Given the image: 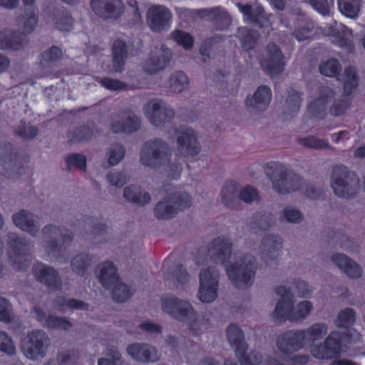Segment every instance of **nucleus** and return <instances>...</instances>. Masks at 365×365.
Returning <instances> with one entry per match:
<instances>
[{
  "label": "nucleus",
  "mask_w": 365,
  "mask_h": 365,
  "mask_svg": "<svg viewBox=\"0 0 365 365\" xmlns=\"http://www.w3.org/2000/svg\"><path fill=\"white\" fill-rule=\"evenodd\" d=\"M327 332V328L322 324H314L304 330L289 331L279 339L277 346L282 352L285 354L310 346L311 354L316 359H331L339 356L341 352L345 351L342 349V344H351L361 339V335L356 330H353L350 336H346L340 340L338 339L339 333L333 331L323 344L313 346V344L321 339Z\"/></svg>",
  "instance_id": "f257e3e1"
},
{
  "label": "nucleus",
  "mask_w": 365,
  "mask_h": 365,
  "mask_svg": "<svg viewBox=\"0 0 365 365\" xmlns=\"http://www.w3.org/2000/svg\"><path fill=\"white\" fill-rule=\"evenodd\" d=\"M232 245L230 240L226 237L213 240L207 247V260L222 264L232 285L240 289L247 288L255 280L256 260L252 255L233 252Z\"/></svg>",
  "instance_id": "f03ea898"
},
{
  "label": "nucleus",
  "mask_w": 365,
  "mask_h": 365,
  "mask_svg": "<svg viewBox=\"0 0 365 365\" xmlns=\"http://www.w3.org/2000/svg\"><path fill=\"white\" fill-rule=\"evenodd\" d=\"M171 150L164 141L155 139L146 142L140 151V163L154 170L162 169L173 173V176L182 170V165L171 163Z\"/></svg>",
  "instance_id": "7ed1b4c3"
},
{
  "label": "nucleus",
  "mask_w": 365,
  "mask_h": 365,
  "mask_svg": "<svg viewBox=\"0 0 365 365\" xmlns=\"http://www.w3.org/2000/svg\"><path fill=\"white\" fill-rule=\"evenodd\" d=\"M277 292L281 298L272 313L274 319L295 321L304 319L311 314L314 308L312 302L303 300L294 304L292 294L283 287H278Z\"/></svg>",
  "instance_id": "20e7f679"
},
{
  "label": "nucleus",
  "mask_w": 365,
  "mask_h": 365,
  "mask_svg": "<svg viewBox=\"0 0 365 365\" xmlns=\"http://www.w3.org/2000/svg\"><path fill=\"white\" fill-rule=\"evenodd\" d=\"M162 309L171 318L190 327L198 319V314L188 301L175 296H165L162 299Z\"/></svg>",
  "instance_id": "39448f33"
},
{
  "label": "nucleus",
  "mask_w": 365,
  "mask_h": 365,
  "mask_svg": "<svg viewBox=\"0 0 365 365\" xmlns=\"http://www.w3.org/2000/svg\"><path fill=\"white\" fill-rule=\"evenodd\" d=\"M50 344L48 335L42 329L28 331L20 341L24 356L31 361L43 359L47 354Z\"/></svg>",
  "instance_id": "423d86ee"
},
{
  "label": "nucleus",
  "mask_w": 365,
  "mask_h": 365,
  "mask_svg": "<svg viewBox=\"0 0 365 365\" xmlns=\"http://www.w3.org/2000/svg\"><path fill=\"white\" fill-rule=\"evenodd\" d=\"M267 175L272 183V187L278 193H287L295 190L299 185V178L291 173L279 163L267 164Z\"/></svg>",
  "instance_id": "0eeeda50"
},
{
  "label": "nucleus",
  "mask_w": 365,
  "mask_h": 365,
  "mask_svg": "<svg viewBox=\"0 0 365 365\" xmlns=\"http://www.w3.org/2000/svg\"><path fill=\"white\" fill-rule=\"evenodd\" d=\"M331 186L336 195L348 198L358 192L359 180L347 168L338 166L334 169Z\"/></svg>",
  "instance_id": "6e6552de"
},
{
  "label": "nucleus",
  "mask_w": 365,
  "mask_h": 365,
  "mask_svg": "<svg viewBox=\"0 0 365 365\" xmlns=\"http://www.w3.org/2000/svg\"><path fill=\"white\" fill-rule=\"evenodd\" d=\"M200 287L197 298L202 303H211L218 296L219 270L210 265L201 269L199 275Z\"/></svg>",
  "instance_id": "1a4fd4ad"
},
{
  "label": "nucleus",
  "mask_w": 365,
  "mask_h": 365,
  "mask_svg": "<svg viewBox=\"0 0 365 365\" xmlns=\"http://www.w3.org/2000/svg\"><path fill=\"white\" fill-rule=\"evenodd\" d=\"M334 91L328 87L321 89L317 96L310 102L309 109L311 112L320 113L331 107L332 114L340 115L346 110L350 103L347 101H333Z\"/></svg>",
  "instance_id": "9d476101"
},
{
  "label": "nucleus",
  "mask_w": 365,
  "mask_h": 365,
  "mask_svg": "<svg viewBox=\"0 0 365 365\" xmlns=\"http://www.w3.org/2000/svg\"><path fill=\"white\" fill-rule=\"evenodd\" d=\"M192 200L187 193L173 194L160 201L154 210L158 219L168 220L173 217L179 210L190 206Z\"/></svg>",
  "instance_id": "9b49d317"
},
{
  "label": "nucleus",
  "mask_w": 365,
  "mask_h": 365,
  "mask_svg": "<svg viewBox=\"0 0 365 365\" xmlns=\"http://www.w3.org/2000/svg\"><path fill=\"white\" fill-rule=\"evenodd\" d=\"M8 257L9 263L18 270L24 269L29 264L26 243L14 233L9 235Z\"/></svg>",
  "instance_id": "f8f14e48"
},
{
  "label": "nucleus",
  "mask_w": 365,
  "mask_h": 365,
  "mask_svg": "<svg viewBox=\"0 0 365 365\" xmlns=\"http://www.w3.org/2000/svg\"><path fill=\"white\" fill-rule=\"evenodd\" d=\"M144 113L149 121L155 126H161L170 122L174 112L166 103L158 99L150 101L145 107Z\"/></svg>",
  "instance_id": "ddd939ff"
},
{
  "label": "nucleus",
  "mask_w": 365,
  "mask_h": 365,
  "mask_svg": "<svg viewBox=\"0 0 365 365\" xmlns=\"http://www.w3.org/2000/svg\"><path fill=\"white\" fill-rule=\"evenodd\" d=\"M90 4L92 11L104 19H118L125 11L121 0H91Z\"/></svg>",
  "instance_id": "4468645a"
},
{
  "label": "nucleus",
  "mask_w": 365,
  "mask_h": 365,
  "mask_svg": "<svg viewBox=\"0 0 365 365\" xmlns=\"http://www.w3.org/2000/svg\"><path fill=\"white\" fill-rule=\"evenodd\" d=\"M172 14L164 6L154 5L147 12V22L149 27L154 31L165 29L171 23Z\"/></svg>",
  "instance_id": "2eb2a0df"
},
{
  "label": "nucleus",
  "mask_w": 365,
  "mask_h": 365,
  "mask_svg": "<svg viewBox=\"0 0 365 365\" xmlns=\"http://www.w3.org/2000/svg\"><path fill=\"white\" fill-rule=\"evenodd\" d=\"M171 51L164 46L155 48L143 64V69L150 74H155L168 65Z\"/></svg>",
  "instance_id": "dca6fc26"
},
{
  "label": "nucleus",
  "mask_w": 365,
  "mask_h": 365,
  "mask_svg": "<svg viewBox=\"0 0 365 365\" xmlns=\"http://www.w3.org/2000/svg\"><path fill=\"white\" fill-rule=\"evenodd\" d=\"M128 354L138 362H155L160 359L158 349L150 344L144 343H133L126 348Z\"/></svg>",
  "instance_id": "f3484780"
},
{
  "label": "nucleus",
  "mask_w": 365,
  "mask_h": 365,
  "mask_svg": "<svg viewBox=\"0 0 365 365\" xmlns=\"http://www.w3.org/2000/svg\"><path fill=\"white\" fill-rule=\"evenodd\" d=\"M284 58L280 49L275 44H269L267 47L266 56L262 60L263 69L274 76L280 73L284 66Z\"/></svg>",
  "instance_id": "a211bd4d"
},
{
  "label": "nucleus",
  "mask_w": 365,
  "mask_h": 365,
  "mask_svg": "<svg viewBox=\"0 0 365 365\" xmlns=\"http://www.w3.org/2000/svg\"><path fill=\"white\" fill-rule=\"evenodd\" d=\"M271 89L267 86H259L255 92L248 96L247 106L256 113H262L267 109L272 101Z\"/></svg>",
  "instance_id": "6ab92c4d"
},
{
  "label": "nucleus",
  "mask_w": 365,
  "mask_h": 365,
  "mask_svg": "<svg viewBox=\"0 0 365 365\" xmlns=\"http://www.w3.org/2000/svg\"><path fill=\"white\" fill-rule=\"evenodd\" d=\"M331 261L341 272L350 279H358L362 275L361 266L344 254L335 253L332 255Z\"/></svg>",
  "instance_id": "aec40b11"
},
{
  "label": "nucleus",
  "mask_w": 365,
  "mask_h": 365,
  "mask_svg": "<svg viewBox=\"0 0 365 365\" xmlns=\"http://www.w3.org/2000/svg\"><path fill=\"white\" fill-rule=\"evenodd\" d=\"M178 149L182 155L194 156L199 153L200 146L193 130L187 129L181 133L178 140Z\"/></svg>",
  "instance_id": "412c9836"
},
{
  "label": "nucleus",
  "mask_w": 365,
  "mask_h": 365,
  "mask_svg": "<svg viewBox=\"0 0 365 365\" xmlns=\"http://www.w3.org/2000/svg\"><path fill=\"white\" fill-rule=\"evenodd\" d=\"M14 225L23 231L32 236L36 235L39 230V225L36 217L30 212L21 210L13 215Z\"/></svg>",
  "instance_id": "4be33fe9"
},
{
  "label": "nucleus",
  "mask_w": 365,
  "mask_h": 365,
  "mask_svg": "<svg viewBox=\"0 0 365 365\" xmlns=\"http://www.w3.org/2000/svg\"><path fill=\"white\" fill-rule=\"evenodd\" d=\"M32 314L41 325L48 329L68 330L72 327L71 323L66 319L46 316L40 308H34Z\"/></svg>",
  "instance_id": "5701e85b"
},
{
  "label": "nucleus",
  "mask_w": 365,
  "mask_h": 365,
  "mask_svg": "<svg viewBox=\"0 0 365 365\" xmlns=\"http://www.w3.org/2000/svg\"><path fill=\"white\" fill-rule=\"evenodd\" d=\"M96 275L106 288L110 289L119 281L116 267L110 262H105L99 264L97 267Z\"/></svg>",
  "instance_id": "b1692460"
},
{
  "label": "nucleus",
  "mask_w": 365,
  "mask_h": 365,
  "mask_svg": "<svg viewBox=\"0 0 365 365\" xmlns=\"http://www.w3.org/2000/svg\"><path fill=\"white\" fill-rule=\"evenodd\" d=\"M226 335L230 345L235 348L237 356H240L241 351L247 350L243 332L237 324H232L229 325L226 330Z\"/></svg>",
  "instance_id": "393cba45"
},
{
  "label": "nucleus",
  "mask_w": 365,
  "mask_h": 365,
  "mask_svg": "<svg viewBox=\"0 0 365 365\" xmlns=\"http://www.w3.org/2000/svg\"><path fill=\"white\" fill-rule=\"evenodd\" d=\"M139 126V118L133 114H128L122 119L115 120L113 123L112 129L115 133H130L137 130Z\"/></svg>",
  "instance_id": "a878e982"
},
{
  "label": "nucleus",
  "mask_w": 365,
  "mask_h": 365,
  "mask_svg": "<svg viewBox=\"0 0 365 365\" xmlns=\"http://www.w3.org/2000/svg\"><path fill=\"white\" fill-rule=\"evenodd\" d=\"M36 278L48 286H58V276L55 270L43 264H37L34 268Z\"/></svg>",
  "instance_id": "bb28decb"
},
{
  "label": "nucleus",
  "mask_w": 365,
  "mask_h": 365,
  "mask_svg": "<svg viewBox=\"0 0 365 365\" xmlns=\"http://www.w3.org/2000/svg\"><path fill=\"white\" fill-rule=\"evenodd\" d=\"M262 252L264 256L275 258L282 247V238L277 235H269L262 241Z\"/></svg>",
  "instance_id": "cd10ccee"
},
{
  "label": "nucleus",
  "mask_w": 365,
  "mask_h": 365,
  "mask_svg": "<svg viewBox=\"0 0 365 365\" xmlns=\"http://www.w3.org/2000/svg\"><path fill=\"white\" fill-rule=\"evenodd\" d=\"M123 196L128 201L141 205L150 202L151 199L148 192L141 191L140 187L133 185L124 188Z\"/></svg>",
  "instance_id": "c85d7f7f"
},
{
  "label": "nucleus",
  "mask_w": 365,
  "mask_h": 365,
  "mask_svg": "<svg viewBox=\"0 0 365 365\" xmlns=\"http://www.w3.org/2000/svg\"><path fill=\"white\" fill-rule=\"evenodd\" d=\"M22 38H16L14 33L7 29H0V48L19 49L23 44Z\"/></svg>",
  "instance_id": "c756f323"
},
{
  "label": "nucleus",
  "mask_w": 365,
  "mask_h": 365,
  "mask_svg": "<svg viewBox=\"0 0 365 365\" xmlns=\"http://www.w3.org/2000/svg\"><path fill=\"white\" fill-rule=\"evenodd\" d=\"M362 0H338V7L342 15L356 19L359 16Z\"/></svg>",
  "instance_id": "7c9ffc66"
},
{
  "label": "nucleus",
  "mask_w": 365,
  "mask_h": 365,
  "mask_svg": "<svg viewBox=\"0 0 365 365\" xmlns=\"http://www.w3.org/2000/svg\"><path fill=\"white\" fill-rule=\"evenodd\" d=\"M125 43L122 40H116L113 46V66L116 71H120L126 56Z\"/></svg>",
  "instance_id": "2f4dec72"
},
{
  "label": "nucleus",
  "mask_w": 365,
  "mask_h": 365,
  "mask_svg": "<svg viewBox=\"0 0 365 365\" xmlns=\"http://www.w3.org/2000/svg\"><path fill=\"white\" fill-rule=\"evenodd\" d=\"M189 86L187 76L182 71L173 73L170 79V88L175 93H180L185 91Z\"/></svg>",
  "instance_id": "473e14b6"
},
{
  "label": "nucleus",
  "mask_w": 365,
  "mask_h": 365,
  "mask_svg": "<svg viewBox=\"0 0 365 365\" xmlns=\"http://www.w3.org/2000/svg\"><path fill=\"white\" fill-rule=\"evenodd\" d=\"M240 11L243 14L245 21L260 23V18L262 17L264 11L258 5L254 6L237 5Z\"/></svg>",
  "instance_id": "72a5a7b5"
},
{
  "label": "nucleus",
  "mask_w": 365,
  "mask_h": 365,
  "mask_svg": "<svg viewBox=\"0 0 365 365\" xmlns=\"http://www.w3.org/2000/svg\"><path fill=\"white\" fill-rule=\"evenodd\" d=\"M37 9L35 6L29 7L28 13L20 19V26L24 32L30 33L35 29L37 24Z\"/></svg>",
  "instance_id": "f704fd0d"
},
{
  "label": "nucleus",
  "mask_w": 365,
  "mask_h": 365,
  "mask_svg": "<svg viewBox=\"0 0 365 365\" xmlns=\"http://www.w3.org/2000/svg\"><path fill=\"white\" fill-rule=\"evenodd\" d=\"M355 320V311L351 308H345L339 312L335 323L339 327L347 328L352 326Z\"/></svg>",
  "instance_id": "c9c22d12"
},
{
  "label": "nucleus",
  "mask_w": 365,
  "mask_h": 365,
  "mask_svg": "<svg viewBox=\"0 0 365 365\" xmlns=\"http://www.w3.org/2000/svg\"><path fill=\"white\" fill-rule=\"evenodd\" d=\"M241 38L242 46L245 50H250L255 46L259 38V34L246 28H241L238 31Z\"/></svg>",
  "instance_id": "e433bc0d"
},
{
  "label": "nucleus",
  "mask_w": 365,
  "mask_h": 365,
  "mask_svg": "<svg viewBox=\"0 0 365 365\" xmlns=\"http://www.w3.org/2000/svg\"><path fill=\"white\" fill-rule=\"evenodd\" d=\"M344 89L346 94H351L358 85V78L355 68L348 67L343 75Z\"/></svg>",
  "instance_id": "4c0bfd02"
},
{
  "label": "nucleus",
  "mask_w": 365,
  "mask_h": 365,
  "mask_svg": "<svg viewBox=\"0 0 365 365\" xmlns=\"http://www.w3.org/2000/svg\"><path fill=\"white\" fill-rule=\"evenodd\" d=\"M0 351L8 355L14 356L16 354L17 349L12 337L6 331L0 330Z\"/></svg>",
  "instance_id": "58836bf2"
},
{
  "label": "nucleus",
  "mask_w": 365,
  "mask_h": 365,
  "mask_svg": "<svg viewBox=\"0 0 365 365\" xmlns=\"http://www.w3.org/2000/svg\"><path fill=\"white\" fill-rule=\"evenodd\" d=\"M45 240L51 241L52 246L58 242H64L62 230L53 225L45 226L42 230Z\"/></svg>",
  "instance_id": "ea45409f"
},
{
  "label": "nucleus",
  "mask_w": 365,
  "mask_h": 365,
  "mask_svg": "<svg viewBox=\"0 0 365 365\" xmlns=\"http://www.w3.org/2000/svg\"><path fill=\"white\" fill-rule=\"evenodd\" d=\"M93 261V257L88 254L76 255L72 260L71 265L74 272L82 274L88 267Z\"/></svg>",
  "instance_id": "a19ab883"
},
{
  "label": "nucleus",
  "mask_w": 365,
  "mask_h": 365,
  "mask_svg": "<svg viewBox=\"0 0 365 365\" xmlns=\"http://www.w3.org/2000/svg\"><path fill=\"white\" fill-rule=\"evenodd\" d=\"M111 288L113 289L114 298L119 302L126 300L133 294L132 289L120 280L118 281Z\"/></svg>",
  "instance_id": "79ce46f5"
},
{
  "label": "nucleus",
  "mask_w": 365,
  "mask_h": 365,
  "mask_svg": "<svg viewBox=\"0 0 365 365\" xmlns=\"http://www.w3.org/2000/svg\"><path fill=\"white\" fill-rule=\"evenodd\" d=\"M319 70L322 74L329 76L334 77L341 71V66L338 61L331 58L320 65Z\"/></svg>",
  "instance_id": "37998d69"
},
{
  "label": "nucleus",
  "mask_w": 365,
  "mask_h": 365,
  "mask_svg": "<svg viewBox=\"0 0 365 365\" xmlns=\"http://www.w3.org/2000/svg\"><path fill=\"white\" fill-rule=\"evenodd\" d=\"M122 361L120 353L115 349H108L104 356L100 358L98 365H121Z\"/></svg>",
  "instance_id": "c03bdc74"
},
{
  "label": "nucleus",
  "mask_w": 365,
  "mask_h": 365,
  "mask_svg": "<svg viewBox=\"0 0 365 365\" xmlns=\"http://www.w3.org/2000/svg\"><path fill=\"white\" fill-rule=\"evenodd\" d=\"M125 150L120 145L111 147L107 153V160L110 165H117L124 157Z\"/></svg>",
  "instance_id": "a18cd8bd"
},
{
  "label": "nucleus",
  "mask_w": 365,
  "mask_h": 365,
  "mask_svg": "<svg viewBox=\"0 0 365 365\" xmlns=\"http://www.w3.org/2000/svg\"><path fill=\"white\" fill-rule=\"evenodd\" d=\"M175 41L185 49H189L192 46L193 38L187 33L182 31H175L172 34Z\"/></svg>",
  "instance_id": "49530a36"
},
{
  "label": "nucleus",
  "mask_w": 365,
  "mask_h": 365,
  "mask_svg": "<svg viewBox=\"0 0 365 365\" xmlns=\"http://www.w3.org/2000/svg\"><path fill=\"white\" fill-rule=\"evenodd\" d=\"M313 24L310 21H303L299 28L295 31V36L298 41H304L312 36Z\"/></svg>",
  "instance_id": "de8ad7c7"
},
{
  "label": "nucleus",
  "mask_w": 365,
  "mask_h": 365,
  "mask_svg": "<svg viewBox=\"0 0 365 365\" xmlns=\"http://www.w3.org/2000/svg\"><path fill=\"white\" fill-rule=\"evenodd\" d=\"M282 219L288 222L299 223L303 220L302 212L292 207H285L282 212Z\"/></svg>",
  "instance_id": "09e8293b"
},
{
  "label": "nucleus",
  "mask_w": 365,
  "mask_h": 365,
  "mask_svg": "<svg viewBox=\"0 0 365 365\" xmlns=\"http://www.w3.org/2000/svg\"><path fill=\"white\" fill-rule=\"evenodd\" d=\"M312 7L320 14L323 16H329L334 6V2L330 3L327 0H309Z\"/></svg>",
  "instance_id": "8fccbe9b"
},
{
  "label": "nucleus",
  "mask_w": 365,
  "mask_h": 365,
  "mask_svg": "<svg viewBox=\"0 0 365 365\" xmlns=\"http://www.w3.org/2000/svg\"><path fill=\"white\" fill-rule=\"evenodd\" d=\"M241 365H260L262 357L257 352L246 354L245 351H241L240 356H237Z\"/></svg>",
  "instance_id": "3c124183"
},
{
  "label": "nucleus",
  "mask_w": 365,
  "mask_h": 365,
  "mask_svg": "<svg viewBox=\"0 0 365 365\" xmlns=\"http://www.w3.org/2000/svg\"><path fill=\"white\" fill-rule=\"evenodd\" d=\"M87 309V304L83 302L77 301L75 299L66 300L65 299H61L59 302L58 309L61 312H66L68 309Z\"/></svg>",
  "instance_id": "603ef678"
},
{
  "label": "nucleus",
  "mask_w": 365,
  "mask_h": 365,
  "mask_svg": "<svg viewBox=\"0 0 365 365\" xmlns=\"http://www.w3.org/2000/svg\"><path fill=\"white\" fill-rule=\"evenodd\" d=\"M13 317L10 304L6 299L0 298V320L9 322L12 320Z\"/></svg>",
  "instance_id": "864d4df0"
},
{
  "label": "nucleus",
  "mask_w": 365,
  "mask_h": 365,
  "mask_svg": "<svg viewBox=\"0 0 365 365\" xmlns=\"http://www.w3.org/2000/svg\"><path fill=\"white\" fill-rule=\"evenodd\" d=\"M108 182L115 187H122L128 180L126 175L121 172H110L108 176Z\"/></svg>",
  "instance_id": "5fc2aeb1"
},
{
  "label": "nucleus",
  "mask_w": 365,
  "mask_h": 365,
  "mask_svg": "<svg viewBox=\"0 0 365 365\" xmlns=\"http://www.w3.org/2000/svg\"><path fill=\"white\" fill-rule=\"evenodd\" d=\"M61 55V51L60 48L56 46H53L42 53V61L41 63L43 65L48 64L58 58Z\"/></svg>",
  "instance_id": "6e6d98bb"
},
{
  "label": "nucleus",
  "mask_w": 365,
  "mask_h": 365,
  "mask_svg": "<svg viewBox=\"0 0 365 365\" xmlns=\"http://www.w3.org/2000/svg\"><path fill=\"white\" fill-rule=\"evenodd\" d=\"M67 163L69 167H76L84 169L86 165V159L84 155L71 154L67 158Z\"/></svg>",
  "instance_id": "4d7b16f0"
},
{
  "label": "nucleus",
  "mask_w": 365,
  "mask_h": 365,
  "mask_svg": "<svg viewBox=\"0 0 365 365\" xmlns=\"http://www.w3.org/2000/svg\"><path fill=\"white\" fill-rule=\"evenodd\" d=\"M302 145L312 148H325L327 147L326 141L318 139L314 136L307 137L301 140Z\"/></svg>",
  "instance_id": "13d9d810"
},
{
  "label": "nucleus",
  "mask_w": 365,
  "mask_h": 365,
  "mask_svg": "<svg viewBox=\"0 0 365 365\" xmlns=\"http://www.w3.org/2000/svg\"><path fill=\"white\" fill-rule=\"evenodd\" d=\"M56 24L59 30L68 31L73 27V19L68 14L62 15L57 18Z\"/></svg>",
  "instance_id": "bf43d9fd"
},
{
  "label": "nucleus",
  "mask_w": 365,
  "mask_h": 365,
  "mask_svg": "<svg viewBox=\"0 0 365 365\" xmlns=\"http://www.w3.org/2000/svg\"><path fill=\"white\" fill-rule=\"evenodd\" d=\"M16 133L23 138H30L36 135V130L32 125L23 123L19 126Z\"/></svg>",
  "instance_id": "052dcab7"
},
{
  "label": "nucleus",
  "mask_w": 365,
  "mask_h": 365,
  "mask_svg": "<svg viewBox=\"0 0 365 365\" xmlns=\"http://www.w3.org/2000/svg\"><path fill=\"white\" fill-rule=\"evenodd\" d=\"M240 197L247 202H251L257 198V194L253 187H246L242 190Z\"/></svg>",
  "instance_id": "680f3d73"
},
{
  "label": "nucleus",
  "mask_w": 365,
  "mask_h": 365,
  "mask_svg": "<svg viewBox=\"0 0 365 365\" xmlns=\"http://www.w3.org/2000/svg\"><path fill=\"white\" fill-rule=\"evenodd\" d=\"M102 84L106 88L113 91L123 90L125 87V85L123 83L117 80H113L109 78L103 79L102 81Z\"/></svg>",
  "instance_id": "e2e57ef3"
},
{
  "label": "nucleus",
  "mask_w": 365,
  "mask_h": 365,
  "mask_svg": "<svg viewBox=\"0 0 365 365\" xmlns=\"http://www.w3.org/2000/svg\"><path fill=\"white\" fill-rule=\"evenodd\" d=\"M301 99L297 93H294L289 96L287 100V106L290 108L292 111H297L300 106Z\"/></svg>",
  "instance_id": "0e129e2a"
},
{
  "label": "nucleus",
  "mask_w": 365,
  "mask_h": 365,
  "mask_svg": "<svg viewBox=\"0 0 365 365\" xmlns=\"http://www.w3.org/2000/svg\"><path fill=\"white\" fill-rule=\"evenodd\" d=\"M337 31H341V37L344 40V43L340 42V46H344V45L349 44L352 41V31L351 29L347 28L346 26L340 25L337 27Z\"/></svg>",
  "instance_id": "69168bd1"
},
{
  "label": "nucleus",
  "mask_w": 365,
  "mask_h": 365,
  "mask_svg": "<svg viewBox=\"0 0 365 365\" xmlns=\"http://www.w3.org/2000/svg\"><path fill=\"white\" fill-rule=\"evenodd\" d=\"M140 327L150 333H158L161 331V327L155 324L150 322H145L140 324Z\"/></svg>",
  "instance_id": "338daca9"
},
{
  "label": "nucleus",
  "mask_w": 365,
  "mask_h": 365,
  "mask_svg": "<svg viewBox=\"0 0 365 365\" xmlns=\"http://www.w3.org/2000/svg\"><path fill=\"white\" fill-rule=\"evenodd\" d=\"M205 12H206V15L208 16L209 19H211V18L218 19V18H220H220L221 17H225V18L227 17L226 12L220 9H212L210 10H206Z\"/></svg>",
  "instance_id": "774afa93"
}]
</instances>
